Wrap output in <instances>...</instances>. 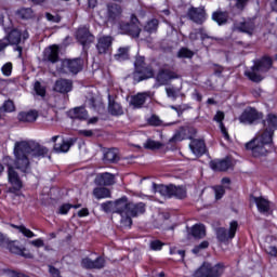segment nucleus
<instances>
[{
  "label": "nucleus",
  "instance_id": "47",
  "mask_svg": "<svg viewBox=\"0 0 277 277\" xmlns=\"http://www.w3.org/2000/svg\"><path fill=\"white\" fill-rule=\"evenodd\" d=\"M252 0H236L235 8L237 12H243L246 8L248 6V3H250Z\"/></svg>",
  "mask_w": 277,
  "mask_h": 277
},
{
  "label": "nucleus",
  "instance_id": "38",
  "mask_svg": "<svg viewBox=\"0 0 277 277\" xmlns=\"http://www.w3.org/2000/svg\"><path fill=\"white\" fill-rule=\"evenodd\" d=\"M115 60H117V62L129 60V48H119L118 53L115 55Z\"/></svg>",
  "mask_w": 277,
  "mask_h": 277
},
{
  "label": "nucleus",
  "instance_id": "13",
  "mask_svg": "<svg viewBox=\"0 0 277 277\" xmlns=\"http://www.w3.org/2000/svg\"><path fill=\"white\" fill-rule=\"evenodd\" d=\"M142 29L140 28V21L135 15L131 16V23L120 24L119 25V32L127 34L132 38H140V32Z\"/></svg>",
  "mask_w": 277,
  "mask_h": 277
},
{
  "label": "nucleus",
  "instance_id": "28",
  "mask_svg": "<svg viewBox=\"0 0 277 277\" xmlns=\"http://www.w3.org/2000/svg\"><path fill=\"white\" fill-rule=\"evenodd\" d=\"M224 111L217 110L215 116L213 117L214 122L219 123V127L221 129V133L225 140H230V136L228 135V130H226V127L224 126Z\"/></svg>",
  "mask_w": 277,
  "mask_h": 277
},
{
  "label": "nucleus",
  "instance_id": "63",
  "mask_svg": "<svg viewBox=\"0 0 277 277\" xmlns=\"http://www.w3.org/2000/svg\"><path fill=\"white\" fill-rule=\"evenodd\" d=\"M88 215H89L88 209H82V210H80V211L78 212V216H79V217H85V216H88Z\"/></svg>",
  "mask_w": 277,
  "mask_h": 277
},
{
  "label": "nucleus",
  "instance_id": "18",
  "mask_svg": "<svg viewBox=\"0 0 277 277\" xmlns=\"http://www.w3.org/2000/svg\"><path fill=\"white\" fill-rule=\"evenodd\" d=\"M113 42L114 38H111V36L100 37L96 44L97 53H100V55L111 53Z\"/></svg>",
  "mask_w": 277,
  "mask_h": 277
},
{
  "label": "nucleus",
  "instance_id": "14",
  "mask_svg": "<svg viewBox=\"0 0 277 277\" xmlns=\"http://www.w3.org/2000/svg\"><path fill=\"white\" fill-rule=\"evenodd\" d=\"M263 115L253 107L246 108L239 116L238 120L241 124H254L256 120H261Z\"/></svg>",
  "mask_w": 277,
  "mask_h": 277
},
{
  "label": "nucleus",
  "instance_id": "15",
  "mask_svg": "<svg viewBox=\"0 0 277 277\" xmlns=\"http://www.w3.org/2000/svg\"><path fill=\"white\" fill-rule=\"evenodd\" d=\"M51 142L54 144V151L55 153H68L70 150V146L75 144V138H67L60 135L52 136Z\"/></svg>",
  "mask_w": 277,
  "mask_h": 277
},
{
  "label": "nucleus",
  "instance_id": "30",
  "mask_svg": "<svg viewBox=\"0 0 277 277\" xmlns=\"http://www.w3.org/2000/svg\"><path fill=\"white\" fill-rule=\"evenodd\" d=\"M68 116L71 120H88V110L83 107H76L68 111Z\"/></svg>",
  "mask_w": 277,
  "mask_h": 277
},
{
  "label": "nucleus",
  "instance_id": "26",
  "mask_svg": "<svg viewBox=\"0 0 277 277\" xmlns=\"http://www.w3.org/2000/svg\"><path fill=\"white\" fill-rule=\"evenodd\" d=\"M210 168L214 172H226L230 168V159L226 158L223 160H212L210 162Z\"/></svg>",
  "mask_w": 277,
  "mask_h": 277
},
{
  "label": "nucleus",
  "instance_id": "25",
  "mask_svg": "<svg viewBox=\"0 0 277 277\" xmlns=\"http://www.w3.org/2000/svg\"><path fill=\"white\" fill-rule=\"evenodd\" d=\"M222 185L214 186L215 199L221 200L226 194V189H230V179L223 177L221 181Z\"/></svg>",
  "mask_w": 277,
  "mask_h": 277
},
{
  "label": "nucleus",
  "instance_id": "43",
  "mask_svg": "<svg viewBox=\"0 0 277 277\" xmlns=\"http://www.w3.org/2000/svg\"><path fill=\"white\" fill-rule=\"evenodd\" d=\"M17 15L19 18H31V16H34V11L31 10V8L21 9L19 11H17Z\"/></svg>",
  "mask_w": 277,
  "mask_h": 277
},
{
  "label": "nucleus",
  "instance_id": "54",
  "mask_svg": "<svg viewBox=\"0 0 277 277\" xmlns=\"http://www.w3.org/2000/svg\"><path fill=\"white\" fill-rule=\"evenodd\" d=\"M47 21H50V23H60L62 21V17L60 15H53L51 13H45Z\"/></svg>",
  "mask_w": 277,
  "mask_h": 277
},
{
  "label": "nucleus",
  "instance_id": "24",
  "mask_svg": "<svg viewBox=\"0 0 277 277\" xmlns=\"http://www.w3.org/2000/svg\"><path fill=\"white\" fill-rule=\"evenodd\" d=\"M250 200H253L258 207L260 213H269V200L267 198L260 196H251Z\"/></svg>",
  "mask_w": 277,
  "mask_h": 277
},
{
  "label": "nucleus",
  "instance_id": "11",
  "mask_svg": "<svg viewBox=\"0 0 277 277\" xmlns=\"http://www.w3.org/2000/svg\"><path fill=\"white\" fill-rule=\"evenodd\" d=\"M239 228V223L237 221H232L229 223L228 229L220 227L216 229V238L221 243H228L232 239H235L237 235V229Z\"/></svg>",
  "mask_w": 277,
  "mask_h": 277
},
{
  "label": "nucleus",
  "instance_id": "27",
  "mask_svg": "<svg viewBox=\"0 0 277 277\" xmlns=\"http://www.w3.org/2000/svg\"><path fill=\"white\" fill-rule=\"evenodd\" d=\"M54 90L55 92H61V94H67V92L72 90V81L60 79L55 82Z\"/></svg>",
  "mask_w": 277,
  "mask_h": 277
},
{
  "label": "nucleus",
  "instance_id": "34",
  "mask_svg": "<svg viewBox=\"0 0 277 277\" xmlns=\"http://www.w3.org/2000/svg\"><path fill=\"white\" fill-rule=\"evenodd\" d=\"M190 235L196 239H202L207 235V228L202 224H195L190 228Z\"/></svg>",
  "mask_w": 277,
  "mask_h": 277
},
{
  "label": "nucleus",
  "instance_id": "42",
  "mask_svg": "<svg viewBox=\"0 0 277 277\" xmlns=\"http://www.w3.org/2000/svg\"><path fill=\"white\" fill-rule=\"evenodd\" d=\"M177 57L192 60V57H194V52L187 48H182L177 52Z\"/></svg>",
  "mask_w": 277,
  "mask_h": 277
},
{
  "label": "nucleus",
  "instance_id": "60",
  "mask_svg": "<svg viewBox=\"0 0 277 277\" xmlns=\"http://www.w3.org/2000/svg\"><path fill=\"white\" fill-rule=\"evenodd\" d=\"M31 245L35 246L36 248H42L44 246V240L38 238L36 240H32Z\"/></svg>",
  "mask_w": 277,
  "mask_h": 277
},
{
  "label": "nucleus",
  "instance_id": "58",
  "mask_svg": "<svg viewBox=\"0 0 277 277\" xmlns=\"http://www.w3.org/2000/svg\"><path fill=\"white\" fill-rule=\"evenodd\" d=\"M151 250H161L163 248V243L159 240H154L150 242Z\"/></svg>",
  "mask_w": 277,
  "mask_h": 277
},
{
  "label": "nucleus",
  "instance_id": "56",
  "mask_svg": "<svg viewBox=\"0 0 277 277\" xmlns=\"http://www.w3.org/2000/svg\"><path fill=\"white\" fill-rule=\"evenodd\" d=\"M170 254H179L180 261H183V259H185V251L179 250L176 248L170 249Z\"/></svg>",
  "mask_w": 277,
  "mask_h": 277
},
{
  "label": "nucleus",
  "instance_id": "57",
  "mask_svg": "<svg viewBox=\"0 0 277 277\" xmlns=\"http://www.w3.org/2000/svg\"><path fill=\"white\" fill-rule=\"evenodd\" d=\"M266 254H268L269 256H277V248L274 246H268L265 249Z\"/></svg>",
  "mask_w": 277,
  "mask_h": 277
},
{
  "label": "nucleus",
  "instance_id": "52",
  "mask_svg": "<svg viewBox=\"0 0 277 277\" xmlns=\"http://www.w3.org/2000/svg\"><path fill=\"white\" fill-rule=\"evenodd\" d=\"M105 267V259L97 258L95 261H93V269H101Z\"/></svg>",
  "mask_w": 277,
  "mask_h": 277
},
{
  "label": "nucleus",
  "instance_id": "48",
  "mask_svg": "<svg viewBox=\"0 0 277 277\" xmlns=\"http://www.w3.org/2000/svg\"><path fill=\"white\" fill-rule=\"evenodd\" d=\"M185 140V129H181L177 131L172 138H170V142H183Z\"/></svg>",
  "mask_w": 277,
  "mask_h": 277
},
{
  "label": "nucleus",
  "instance_id": "39",
  "mask_svg": "<svg viewBox=\"0 0 277 277\" xmlns=\"http://www.w3.org/2000/svg\"><path fill=\"white\" fill-rule=\"evenodd\" d=\"M159 27V21L158 19H151L147 22L144 29L147 31V34H155L157 31V28Z\"/></svg>",
  "mask_w": 277,
  "mask_h": 277
},
{
  "label": "nucleus",
  "instance_id": "2",
  "mask_svg": "<svg viewBox=\"0 0 277 277\" xmlns=\"http://www.w3.org/2000/svg\"><path fill=\"white\" fill-rule=\"evenodd\" d=\"M47 155H49V148L36 142H17L14 146L15 168L27 174L29 172V157L40 159Z\"/></svg>",
  "mask_w": 277,
  "mask_h": 277
},
{
  "label": "nucleus",
  "instance_id": "55",
  "mask_svg": "<svg viewBox=\"0 0 277 277\" xmlns=\"http://www.w3.org/2000/svg\"><path fill=\"white\" fill-rule=\"evenodd\" d=\"M148 123L151 127H159V124H161V120L159 119V117L154 115L148 119Z\"/></svg>",
  "mask_w": 277,
  "mask_h": 277
},
{
  "label": "nucleus",
  "instance_id": "16",
  "mask_svg": "<svg viewBox=\"0 0 277 277\" xmlns=\"http://www.w3.org/2000/svg\"><path fill=\"white\" fill-rule=\"evenodd\" d=\"M179 74L172 71L170 69H161L156 77L155 88H159V85H168V82L172 81V79H179Z\"/></svg>",
  "mask_w": 277,
  "mask_h": 277
},
{
  "label": "nucleus",
  "instance_id": "45",
  "mask_svg": "<svg viewBox=\"0 0 277 277\" xmlns=\"http://www.w3.org/2000/svg\"><path fill=\"white\" fill-rule=\"evenodd\" d=\"M79 207L81 206H72L69 203H64L58 208V213L61 215H66L70 211V209H79Z\"/></svg>",
  "mask_w": 277,
  "mask_h": 277
},
{
  "label": "nucleus",
  "instance_id": "62",
  "mask_svg": "<svg viewBox=\"0 0 277 277\" xmlns=\"http://www.w3.org/2000/svg\"><path fill=\"white\" fill-rule=\"evenodd\" d=\"M9 241L10 240L8 239V237L0 233V248H3V246H8Z\"/></svg>",
  "mask_w": 277,
  "mask_h": 277
},
{
  "label": "nucleus",
  "instance_id": "1",
  "mask_svg": "<svg viewBox=\"0 0 277 277\" xmlns=\"http://www.w3.org/2000/svg\"><path fill=\"white\" fill-rule=\"evenodd\" d=\"M263 124L265 130L260 131L253 140L246 144L247 150H251L254 157L267 155V148L272 147L274 131L277 130V115L268 114Z\"/></svg>",
  "mask_w": 277,
  "mask_h": 277
},
{
  "label": "nucleus",
  "instance_id": "21",
  "mask_svg": "<svg viewBox=\"0 0 277 277\" xmlns=\"http://www.w3.org/2000/svg\"><path fill=\"white\" fill-rule=\"evenodd\" d=\"M8 248L12 254H17L18 256H24V259H31V253L25 249V247H21L18 241L8 242Z\"/></svg>",
  "mask_w": 277,
  "mask_h": 277
},
{
  "label": "nucleus",
  "instance_id": "40",
  "mask_svg": "<svg viewBox=\"0 0 277 277\" xmlns=\"http://www.w3.org/2000/svg\"><path fill=\"white\" fill-rule=\"evenodd\" d=\"M12 227L19 230L22 235H24V237H27L28 239L36 237V234H34V232H31L29 228L25 227L24 225H19V226L12 225Z\"/></svg>",
  "mask_w": 277,
  "mask_h": 277
},
{
  "label": "nucleus",
  "instance_id": "3",
  "mask_svg": "<svg viewBox=\"0 0 277 277\" xmlns=\"http://www.w3.org/2000/svg\"><path fill=\"white\" fill-rule=\"evenodd\" d=\"M129 198L121 197L117 201L114 202L115 205V213H119L121 215V225L126 228H131L133 224V220L131 217H137V215H142L144 211H146V206L144 202L138 203H129Z\"/></svg>",
  "mask_w": 277,
  "mask_h": 277
},
{
  "label": "nucleus",
  "instance_id": "31",
  "mask_svg": "<svg viewBox=\"0 0 277 277\" xmlns=\"http://www.w3.org/2000/svg\"><path fill=\"white\" fill-rule=\"evenodd\" d=\"M150 96V92L137 93L132 97L131 105H133V107H142Z\"/></svg>",
  "mask_w": 277,
  "mask_h": 277
},
{
  "label": "nucleus",
  "instance_id": "5",
  "mask_svg": "<svg viewBox=\"0 0 277 277\" xmlns=\"http://www.w3.org/2000/svg\"><path fill=\"white\" fill-rule=\"evenodd\" d=\"M273 64L274 62L272 61V57L264 56L261 61L255 63L251 69H247L245 75L251 81L259 83V81H263V75H265L269 68H272Z\"/></svg>",
  "mask_w": 277,
  "mask_h": 277
},
{
  "label": "nucleus",
  "instance_id": "37",
  "mask_svg": "<svg viewBox=\"0 0 277 277\" xmlns=\"http://www.w3.org/2000/svg\"><path fill=\"white\" fill-rule=\"evenodd\" d=\"M212 19L217 23V25H224L228 21V13L226 12H214L212 14Z\"/></svg>",
  "mask_w": 277,
  "mask_h": 277
},
{
  "label": "nucleus",
  "instance_id": "9",
  "mask_svg": "<svg viewBox=\"0 0 277 277\" xmlns=\"http://www.w3.org/2000/svg\"><path fill=\"white\" fill-rule=\"evenodd\" d=\"M224 274V266L216 264L212 266L209 262H205L193 275V277H219Z\"/></svg>",
  "mask_w": 277,
  "mask_h": 277
},
{
  "label": "nucleus",
  "instance_id": "51",
  "mask_svg": "<svg viewBox=\"0 0 277 277\" xmlns=\"http://www.w3.org/2000/svg\"><path fill=\"white\" fill-rule=\"evenodd\" d=\"M207 248H209V241L203 240L199 246H196L193 249L194 254H198V252H200V250H207Z\"/></svg>",
  "mask_w": 277,
  "mask_h": 277
},
{
  "label": "nucleus",
  "instance_id": "4",
  "mask_svg": "<svg viewBox=\"0 0 277 277\" xmlns=\"http://www.w3.org/2000/svg\"><path fill=\"white\" fill-rule=\"evenodd\" d=\"M3 166L8 168V194H14V196H18L21 194V189H23V179L16 172L14 166H16V161H14L10 156H4L2 159Z\"/></svg>",
  "mask_w": 277,
  "mask_h": 277
},
{
  "label": "nucleus",
  "instance_id": "59",
  "mask_svg": "<svg viewBox=\"0 0 277 277\" xmlns=\"http://www.w3.org/2000/svg\"><path fill=\"white\" fill-rule=\"evenodd\" d=\"M166 92H167V96L169 98H173V101L176 98V91L172 88H167L166 89Z\"/></svg>",
  "mask_w": 277,
  "mask_h": 277
},
{
  "label": "nucleus",
  "instance_id": "49",
  "mask_svg": "<svg viewBox=\"0 0 277 277\" xmlns=\"http://www.w3.org/2000/svg\"><path fill=\"white\" fill-rule=\"evenodd\" d=\"M1 72L4 77H11L12 76V63L9 62L6 64H4L2 67H1Z\"/></svg>",
  "mask_w": 277,
  "mask_h": 277
},
{
  "label": "nucleus",
  "instance_id": "6",
  "mask_svg": "<svg viewBox=\"0 0 277 277\" xmlns=\"http://www.w3.org/2000/svg\"><path fill=\"white\" fill-rule=\"evenodd\" d=\"M156 194H160L163 198H177L183 200L187 196V190L183 186L175 185H158L155 187Z\"/></svg>",
  "mask_w": 277,
  "mask_h": 277
},
{
  "label": "nucleus",
  "instance_id": "7",
  "mask_svg": "<svg viewBox=\"0 0 277 277\" xmlns=\"http://www.w3.org/2000/svg\"><path fill=\"white\" fill-rule=\"evenodd\" d=\"M29 32L15 28L10 31L6 38L0 40V53H3L10 44H21V40H27Z\"/></svg>",
  "mask_w": 277,
  "mask_h": 277
},
{
  "label": "nucleus",
  "instance_id": "20",
  "mask_svg": "<svg viewBox=\"0 0 277 277\" xmlns=\"http://www.w3.org/2000/svg\"><path fill=\"white\" fill-rule=\"evenodd\" d=\"M188 17L194 23H197V25H202L207 18V14L202 8H190L188 10Z\"/></svg>",
  "mask_w": 277,
  "mask_h": 277
},
{
  "label": "nucleus",
  "instance_id": "35",
  "mask_svg": "<svg viewBox=\"0 0 277 277\" xmlns=\"http://www.w3.org/2000/svg\"><path fill=\"white\" fill-rule=\"evenodd\" d=\"M104 163H116L118 161V149H108L104 153Z\"/></svg>",
  "mask_w": 277,
  "mask_h": 277
},
{
  "label": "nucleus",
  "instance_id": "46",
  "mask_svg": "<svg viewBox=\"0 0 277 277\" xmlns=\"http://www.w3.org/2000/svg\"><path fill=\"white\" fill-rule=\"evenodd\" d=\"M101 207L105 213H116V206L114 205V201H106L102 203Z\"/></svg>",
  "mask_w": 277,
  "mask_h": 277
},
{
  "label": "nucleus",
  "instance_id": "50",
  "mask_svg": "<svg viewBox=\"0 0 277 277\" xmlns=\"http://www.w3.org/2000/svg\"><path fill=\"white\" fill-rule=\"evenodd\" d=\"M5 111L8 114L14 111V102H12L10 100L4 102V104L2 106V114H5Z\"/></svg>",
  "mask_w": 277,
  "mask_h": 277
},
{
  "label": "nucleus",
  "instance_id": "64",
  "mask_svg": "<svg viewBox=\"0 0 277 277\" xmlns=\"http://www.w3.org/2000/svg\"><path fill=\"white\" fill-rule=\"evenodd\" d=\"M80 133L84 135V137H92V130H82Z\"/></svg>",
  "mask_w": 277,
  "mask_h": 277
},
{
  "label": "nucleus",
  "instance_id": "44",
  "mask_svg": "<svg viewBox=\"0 0 277 277\" xmlns=\"http://www.w3.org/2000/svg\"><path fill=\"white\" fill-rule=\"evenodd\" d=\"M34 90H35L37 96H41V98H44V96L47 94V89L44 87H42V84L39 81L35 82Z\"/></svg>",
  "mask_w": 277,
  "mask_h": 277
},
{
  "label": "nucleus",
  "instance_id": "19",
  "mask_svg": "<svg viewBox=\"0 0 277 277\" xmlns=\"http://www.w3.org/2000/svg\"><path fill=\"white\" fill-rule=\"evenodd\" d=\"M234 31H241L242 34H248L252 36L254 31V21L253 19H241L234 24Z\"/></svg>",
  "mask_w": 277,
  "mask_h": 277
},
{
  "label": "nucleus",
  "instance_id": "8",
  "mask_svg": "<svg viewBox=\"0 0 277 277\" xmlns=\"http://www.w3.org/2000/svg\"><path fill=\"white\" fill-rule=\"evenodd\" d=\"M144 60V56H137L134 62L135 71L133 72V79L137 83H140V81H144V79H151V77L155 76L153 68L146 67Z\"/></svg>",
  "mask_w": 277,
  "mask_h": 277
},
{
  "label": "nucleus",
  "instance_id": "33",
  "mask_svg": "<svg viewBox=\"0 0 277 277\" xmlns=\"http://www.w3.org/2000/svg\"><path fill=\"white\" fill-rule=\"evenodd\" d=\"M19 122H36L38 120L37 110H29L19 113L17 116Z\"/></svg>",
  "mask_w": 277,
  "mask_h": 277
},
{
  "label": "nucleus",
  "instance_id": "22",
  "mask_svg": "<svg viewBox=\"0 0 277 277\" xmlns=\"http://www.w3.org/2000/svg\"><path fill=\"white\" fill-rule=\"evenodd\" d=\"M189 148L195 157H202L207 153V146L202 140H193L189 144Z\"/></svg>",
  "mask_w": 277,
  "mask_h": 277
},
{
  "label": "nucleus",
  "instance_id": "10",
  "mask_svg": "<svg viewBox=\"0 0 277 277\" xmlns=\"http://www.w3.org/2000/svg\"><path fill=\"white\" fill-rule=\"evenodd\" d=\"M83 70V58H66L61 61V67L58 68V72H71L72 75H77Z\"/></svg>",
  "mask_w": 277,
  "mask_h": 277
},
{
  "label": "nucleus",
  "instance_id": "23",
  "mask_svg": "<svg viewBox=\"0 0 277 277\" xmlns=\"http://www.w3.org/2000/svg\"><path fill=\"white\" fill-rule=\"evenodd\" d=\"M43 57L48 62L55 64V62L60 61V47L51 45V47L47 48L43 52Z\"/></svg>",
  "mask_w": 277,
  "mask_h": 277
},
{
  "label": "nucleus",
  "instance_id": "32",
  "mask_svg": "<svg viewBox=\"0 0 277 277\" xmlns=\"http://www.w3.org/2000/svg\"><path fill=\"white\" fill-rule=\"evenodd\" d=\"M108 111L111 116H122L123 114L122 106L118 102H115L111 95H108Z\"/></svg>",
  "mask_w": 277,
  "mask_h": 277
},
{
  "label": "nucleus",
  "instance_id": "12",
  "mask_svg": "<svg viewBox=\"0 0 277 277\" xmlns=\"http://www.w3.org/2000/svg\"><path fill=\"white\" fill-rule=\"evenodd\" d=\"M122 9L116 3H109L107 10H101L97 15L101 18L103 25L109 23V21H116L120 16Z\"/></svg>",
  "mask_w": 277,
  "mask_h": 277
},
{
  "label": "nucleus",
  "instance_id": "41",
  "mask_svg": "<svg viewBox=\"0 0 277 277\" xmlns=\"http://www.w3.org/2000/svg\"><path fill=\"white\" fill-rule=\"evenodd\" d=\"M161 146H163V144H161L160 142H157V141H153V140H147L144 143V148H147L148 150H159V148H161Z\"/></svg>",
  "mask_w": 277,
  "mask_h": 277
},
{
  "label": "nucleus",
  "instance_id": "17",
  "mask_svg": "<svg viewBox=\"0 0 277 277\" xmlns=\"http://www.w3.org/2000/svg\"><path fill=\"white\" fill-rule=\"evenodd\" d=\"M76 38L80 44H82L83 49L88 47V44H92L94 42V36L90 34V30L87 26L78 28L76 32Z\"/></svg>",
  "mask_w": 277,
  "mask_h": 277
},
{
  "label": "nucleus",
  "instance_id": "29",
  "mask_svg": "<svg viewBox=\"0 0 277 277\" xmlns=\"http://www.w3.org/2000/svg\"><path fill=\"white\" fill-rule=\"evenodd\" d=\"M95 184L101 186L114 185V174L111 173H100L95 177Z\"/></svg>",
  "mask_w": 277,
  "mask_h": 277
},
{
  "label": "nucleus",
  "instance_id": "61",
  "mask_svg": "<svg viewBox=\"0 0 277 277\" xmlns=\"http://www.w3.org/2000/svg\"><path fill=\"white\" fill-rule=\"evenodd\" d=\"M49 273L51 274L52 277H60V269L49 266Z\"/></svg>",
  "mask_w": 277,
  "mask_h": 277
},
{
  "label": "nucleus",
  "instance_id": "53",
  "mask_svg": "<svg viewBox=\"0 0 277 277\" xmlns=\"http://www.w3.org/2000/svg\"><path fill=\"white\" fill-rule=\"evenodd\" d=\"M82 267H85V269H94V261H92L90 258L83 259Z\"/></svg>",
  "mask_w": 277,
  "mask_h": 277
},
{
  "label": "nucleus",
  "instance_id": "36",
  "mask_svg": "<svg viewBox=\"0 0 277 277\" xmlns=\"http://www.w3.org/2000/svg\"><path fill=\"white\" fill-rule=\"evenodd\" d=\"M93 195L97 200H101L103 198H111V192L109 188L105 187H97L93 190Z\"/></svg>",
  "mask_w": 277,
  "mask_h": 277
}]
</instances>
